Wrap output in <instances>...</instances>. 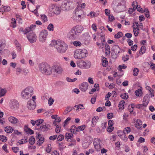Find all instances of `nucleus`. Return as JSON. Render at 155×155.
<instances>
[{"instance_id":"obj_1","label":"nucleus","mask_w":155,"mask_h":155,"mask_svg":"<svg viewBox=\"0 0 155 155\" xmlns=\"http://www.w3.org/2000/svg\"><path fill=\"white\" fill-rule=\"evenodd\" d=\"M57 50L58 52L61 53H64L66 51L68 48V46L64 42L60 41L53 40L50 45H52Z\"/></svg>"},{"instance_id":"obj_2","label":"nucleus","mask_w":155,"mask_h":155,"mask_svg":"<svg viewBox=\"0 0 155 155\" xmlns=\"http://www.w3.org/2000/svg\"><path fill=\"white\" fill-rule=\"evenodd\" d=\"M40 71L43 74L49 75L52 73V68L48 64L42 63L39 65Z\"/></svg>"},{"instance_id":"obj_3","label":"nucleus","mask_w":155,"mask_h":155,"mask_svg":"<svg viewBox=\"0 0 155 155\" xmlns=\"http://www.w3.org/2000/svg\"><path fill=\"white\" fill-rule=\"evenodd\" d=\"M87 54V51L85 49H78L75 51L74 57L76 59H81L86 57Z\"/></svg>"},{"instance_id":"obj_4","label":"nucleus","mask_w":155,"mask_h":155,"mask_svg":"<svg viewBox=\"0 0 155 155\" xmlns=\"http://www.w3.org/2000/svg\"><path fill=\"white\" fill-rule=\"evenodd\" d=\"M73 0L63 2L61 5V8L63 11L68 10L74 8Z\"/></svg>"},{"instance_id":"obj_5","label":"nucleus","mask_w":155,"mask_h":155,"mask_svg":"<svg viewBox=\"0 0 155 155\" xmlns=\"http://www.w3.org/2000/svg\"><path fill=\"white\" fill-rule=\"evenodd\" d=\"M27 37L28 41L31 43L36 41L37 37L32 31H31L28 33Z\"/></svg>"},{"instance_id":"obj_6","label":"nucleus","mask_w":155,"mask_h":155,"mask_svg":"<svg viewBox=\"0 0 155 155\" xmlns=\"http://www.w3.org/2000/svg\"><path fill=\"white\" fill-rule=\"evenodd\" d=\"M78 35L73 27L68 34V37L71 40L75 39L78 38Z\"/></svg>"},{"instance_id":"obj_7","label":"nucleus","mask_w":155,"mask_h":155,"mask_svg":"<svg viewBox=\"0 0 155 155\" xmlns=\"http://www.w3.org/2000/svg\"><path fill=\"white\" fill-rule=\"evenodd\" d=\"M48 35L47 31L45 30L41 31L40 33L39 39V41L42 42L45 41Z\"/></svg>"},{"instance_id":"obj_8","label":"nucleus","mask_w":155,"mask_h":155,"mask_svg":"<svg viewBox=\"0 0 155 155\" xmlns=\"http://www.w3.org/2000/svg\"><path fill=\"white\" fill-rule=\"evenodd\" d=\"M9 106L13 110H17L19 107L18 102L15 100H12L10 101Z\"/></svg>"},{"instance_id":"obj_9","label":"nucleus","mask_w":155,"mask_h":155,"mask_svg":"<svg viewBox=\"0 0 155 155\" xmlns=\"http://www.w3.org/2000/svg\"><path fill=\"white\" fill-rule=\"evenodd\" d=\"M78 66L82 69L89 68L90 66L88 63H87L84 61L81 60L78 61L77 63Z\"/></svg>"},{"instance_id":"obj_10","label":"nucleus","mask_w":155,"mask_h":155,"mask_svg":"<svg viewBox=\"0 0 155 155\" xmlns=\"http://www.w3.org/2000/svg\"><path fill=\"white\" fill-rule=\"evenodd\" d=\"M36 105V103L34 100L31 99L28 102L27 104V107L30 110L35 109Z\"/></svg>"},{"instance_id":"obj_11","label":"nucleus","mask_w":155,"mask_h":155,"mask_svg":"<svg viewBox=\"0 0 155 155\" xmlns=\"http://www.w3.org/2000/svg\"><path fill=\"white\" fill-rule=\"evenodd\" d=\"M101 141L100 139H95L94 142V145L95 148L97 151H99L101 147L100 144Z\"/></svg>"},{"instance_id":"obj_12","label":"nucleus","mask_w":155,"mask_h":155,"mask_svg":"<svg viewBox=\"0 0 155 155\" xmlns=\"http://www.w3.org/2000/svg\"><path fill=\"white\" fill-rule=\"evenodd\" d=\"M52 68L54 71L58 74H61L63 71V69L61 66L58 65L53 66Z\"/></svg>"},{"instance_id":"obj_13","label":"nucleus","mask_w":155,"mask_h":155,"mask_svg":"<svg viewBox=\"0 0 155 155\" xmlns=\"http://www.w3.org/2000/svg\"><path fill=\"white\" fill-rule=\"evenodd\" d=\"M36 139H39L37 141V143L40 146L44 142V138L42 136L41 134H38L37 132L36 133Z\"/></svg>"},{"instance_id":"obj_14","label":"nucleus","mask_w":155,"mask_h":155,"mask_svg":"<svg viewBox=\"0 0 155 155\" xmlns=\"http://www.w3.org/2000/svg\"><path fill=\"white\" fill-rule=\"evenodd\" d=\"M88 86L87 82H84L79 85V88L82 91L85 92L87 89Z\"/></svg>"},{"instance_id":"obj_15","label":"nucleus","mask_w":155,"mask_h":155,"mask_svg":"<svg viewBox=\"0 0 155 155\" xmlns=\"http://www.w3.org/2000/svg\"><path fill=\"white\" fill-rule=\"evenodd\" d=\"M73 28L78 35L83 30V27L80 25H77Z\"/></svg>"},{"instance_id":"obj_16","label":"nucleus","mask_w":155,"mask_h":155,"mask_svg":"<svg viewBox=\"0 0 155 155\" xmlns=\"http://www.w3.org/2000/svg\"><path fill=\"white\" fill-rule=\"evenodd\" d=\"M125 8L126 7L125 5L120 4L117 5L115 8V10L117 12H120L125 10Z\"/></svg>"},{"instance_id":"obj_17","label":"nucleus","mask_w":155,"mask_h":155,"mask_svg":"<svg viewBox=\"0 0 155 155\" xmlns=\"http://www.w3.org/2000/svg\"><path fill=\"white\" fill-rule=\"evenodd\" d=\"M150 97L148 94H146L144 97L143 102L144 103V107H146L149 103L150 101Z\"/></svg>"},{"instance_id":"obj_18","label":"nucleus","mask_w":155,"mask_h":155,"mask_svg":"<svg viewBox=\"0 0 155 155\" xmlns=\"http://www.w3.org/2000/svg\"><path fill=\"white\" fill-rule=\"evenodd\" d=\"M21 95L22 97L25 99H28L31 97L30 96V95L28 94L27 92L25 89L22 91Z\"/></svg>"},{"instance_id":"obj_19","label":"nucleus","mask_w":155,"mask_h":155,"mask_svg":"<svg viewBox=\"0 0 155 155\" xmlns=\"http://www.w3.org/2000/svg\"><path fill=\"white\" fill-rule=\"evenodd\" d=\"M120 50V49L118 45L113 46L111 48V51L116 54H119Z\"/></svg>"},{"instance_id":"obj_20","label":"nucleus","mask_w":155,"mask_h":155,"mask_svg":"<svg viewBox=\"0 0 155 155\" xmlns=\"http://www.w3.org/2000/svg\"><path fill=\"white\" fill-rule=\"evenodd\" d=\"M8 120L12 124H16L19 122V120L16 118L11 116L8 118Z\"/></svg>"},{"instance_id":"obj_21","label":"nucleus","mask_w":155,"mask_h":155,"mask_svg":"<svg viewBox=\"0 0 155 155\" xmlns=\"http://www.w3.org/2000/svg\"><path fill=\"white\" fill-rule=\"evenodd\" d=\"M37 130H40L41 131L45 132L47 131L49 128L46 125L43 124L42 126H41L39 127H38L36 128Z\"/></svg>"},{"instance_id":"obj_22","label":"nucleus","mask_w":155,"mask_h":155,"mask_svg":"<svg viewBox=\"0 0 155 155\" xmlns=\"http://www.w3.org/2000/svg\"><path fill=\"white\" fill-rule=\"evenodd\" d=\"M25 89L28 94L30 95V96L31 97V96L33 94V88L31 87H28L26 88Z\"/></svg>"},{"instance_id":"obj_23","label":"nucleus","mask_w":155,"mask_h":155,"mask_svg":"<svg viewBox=\"0 0 155 155\" xmlns=\"http://www.w3.org/2000/svg\"><path fill=\"white\" fill-rule=\"evenodd\" d=\"M73 134L69 133H66L65 135V138L67 141H70V140L71 138H73Z\"/></svg>"},{"instance_id":"obj_24","label":"nucleus","mask_w":155,"mask_h":155,"mask_svg":"<svg viewBox=\"0 0 155 155\" xmlns=\"http://www.w3.org/2000/svg\"><path fill=\"white\" fill-rule=\"evenodd\" d=\"M83 12L81 10H79L76 12L75 13V15L76 17H78V20L80 21L81 19V15Z\"/></svg>"},{"instance_id":"obj_25","label":"nucleus","mask_w":155,"mask_h":155,"mask_svg":"<svg viewBox=\"0 0 155 155\" xmlns=\"http://www.w3.org/2000/svg\"><path fill=\"white\" fill-rule=\"evenodd\" d=\"M70 130L71 133H73L74 134H76V132L79 131L78 128H77L74 125H73L71 126V128L70 129Z\"/></svg>"},{"instance_id":"obj_26","label":"nucleus","mask_w":155,"mask_h":155,"mask_svg":"<svg viewBox=\"0 0 155 155\" xmlns=\"http://www.w3.org/2000/svg\"><path fill=\"white\" fill-rule=\"evenodd\" d=\"M135 25L134 24L133 25V31L134 32V34L135 36L137 37L138 36V34L139 31V29L137 28H135Z\"/></svg>"},{"instance_id":"obj_27","label":"nucleus","mask_w":155,"mask_h":155,"mask_svg":"<svg viewBox=\"0 0 155 155\" xmlns=\"http://www.w3.org/2000/svg\"><path fill=\"white\" fill-rule=\"evenodd\" d=\"M105 49L106 51V55H108L110 53V49L109 45L108 44H106L105 46Z\"/></svg>"},{"instance_id":"obj_28","label":"nucleus","mask_w":155,"mask_h":155,"mask_svg":"<svg viewBox=\"0 0 155 155\" xmlns=\"http://www.w3.org/2000/svg\"><path fill=\"white\" fill-rule=\"evenodd\" d=\"M24 130L27 134L31 135L34 134V131L29 128L27 127L26 128H24Z\"/></svg>"},{"instance_id":"obj_29","label":"nucleus","mask_w":155,"mask_h":155,"mask_svg":"<svg viewBox=\"0 0 155 155\" xmlns=\"http://www.w3.org/2000/svg\"><path fill=\"white\" fill-rule=\"evenodd\" d=\"M137 121L136 122L137 124H135V127H137L138 129L141 130L142 129L141 125H142V123L141 121L140 120H137Z\"/></svg>"},{"instance_id":"obj_30","label":"nucleus","mask_w":155,"mask_h":155,"mask_svg":"<svg viewBox=\"0 0 155 155\" xmlns=\"http://www.w3.org/2000/svg\"><path fill=\"white\" fill-rule=\"evenodd\" d=\"M61 11L60 8L56 6L55 8L53 10L52 12L57 15H58L60 14Z\"/></svg>"},{"instance_id":"obj_31","label":"nucleus","mask_w":155,"mask_h":155,"mask_svg":"<svg viewBox=\"0 0 155 155\" xmlns=\"http://www.w3.org/2000/svg\"><path fill=\"white\" fill-rule=\"evenodd\" d=\"M13 130V129L11 127H5V131L7 133H11Z\"/></svg>"},{"instance_id":"obj_32","label":"nucleus","mask_w":155,"mask_h":155,"mask_svg":"<svg viewBox=\"0 0 155 155\" xmlns=\"http://www.w3.org/2000/svg\"><path fill=\"white\" fill-rule=\"evenodd\" d=\"M125 103V101L124 100L121 101L118 104V107L120 109L122 110L124 109V104Z\"/></svg>"},{"instance_id":"obj_33","label":"nucleus","mask_w":155,"mask_h":155,"mask_svg":"<svg viewBox=\"0 0 155 155\" xmlns=\"http://www.w3.org/2000/svg\"><path fill=\"white\" fill-rule=\"evenodd\" d=\"M96 119V117H95V116H94V117H93L91 121V125L92 127H94L96 126V123H97Z\"/></svg>"},{"instance_id":"obj_34","label":"nucleus","mask_w":155,"mask_h":155,"mask_svg":"<svg viewBox=\"0 0 155 155\" xmlns=\"http://www.w3.org/2000/svg\"><path fill=\"white\" fill-rule=\"evenodd\" d=\"M102 61L103 62L102 65L104 67H106L108 64V61L107 60L106 58H104L102 59Z\"/></svg>"},{"instance_id":"obj_35","label":"nucleus","mask_w":155,"mask_h":155,"mask_svg":"<svg viewBox=\"0 0 155 155\" xmlns=\"http://www.w3.org/2000/svg\"><path fill=\"white\" fill-rule=\"evenodd\" d=\"M29 142L30 144L31 145L33 144L35 142V139L33 136H31L29 139Z\"/></svg>"},{"instance_id":"obj_36","label":"nucleus","mask_w":155,"mask_h":155,"mask_svg":"<svg viewBox=\"0 0 155 155\" xmlns=\"http://www.w3.org/2000/svg\"><path fill=\"white\" fill-rule=\"evenodd\" d=\"M123 35V33L119 31L114 35V38L117 39L119 38L122 36Z\"/></svg>"},{"instance_id":"obj_37","label":"nucleus","mask_w":155,"mask_h":155,"mask_svg":"<svg viewBox=\"0 0 155 155\" xmlns=\"http://www.w3.org/2000/svg\"><path fill=\"white\" fill-rule=\"evenodd\" d=\"M131 129L129 127H127L125 128L124 130V134H127L130 133V132Z\"/></svg>"},{"instance_id":"obj_38","label":"nucleus","mask_w":155,"mask_h":155,"mask_svg":"<svg viewBox=\"0 0 155 155\" xmlns=\"http://www.w3.org/2000/svg\"><path fill=\"white\" fill-rule=\"evenodd\" d=\"M53 124L54 125L56 126V127L55 129V132L57 133H59L60 130L61 128V127L58 125H56V124H55V123H54Z\"/></svg>"},{"instance_id":"obj_39","label":"nucleus","mask_w":155,"mask_h":155,"mask_svg":"<svg viewBox=\"0 0 155 155\" xmlns=\"http://www.w3.org/2000/svg\"><path fill=\"white\" fill-rule=\"evenodd\" d=\"M145 47L144 46H142L140 48V50L139 52V53L140 54H142L145 52Z\"/></svg>"},{"instance_id":"obj_40","label":"nucleus","mask_w":155,"mask_h":155,"mask_svg":"<svg viewBox=\"0 0 155 155\" xmlns=\"http://www.w3.org/2000/svg\"><path fill=\"white\" fill-rule=\"evenodd\" d=\"M127 68V66L124 64L120 65L118 66V70L120 71H121L122 69H125Z\"/></svg>"},{"instance_id":"obj_41","label":"nucleus","mask_w":155,"mask_h":155,"mask_svg":"<svg viewBox=\"0 0 155 155\" xmlns=\"http://www.w3.org/2000/svg\"><path fill=\"white\" fill-rule=\"evenodd\" d=\"M135 94L138 96H140L142 94V90L140 89L137 90L135 92Z\"/></svg>"},{"instance_id":"obj_42","label":"nucleus","mask_w":155,"mask_h":155,"mask_svg":"<svg viewBox=\"0 0 155 155\" xmlns=\"http://www.w3.org/2000/svg\"><path fill=\"white\" fill-rule=\"evenodd\" d=\"M6 92V91L4 89L0 88V97L3 96Z\"/></svg>"},{"instance_id":"obj_43","label":"nucleus","mask_w":155,"mask_h":155,"mask_svg":"<svg viewBox=\"0 0 155 155\" xmlns=\"http://www.w3.org/2000/svg\"><path fill=\"white\" fill-rule=\"evenodd\" d=\"M139 70L137 68H135L133 71V74L134 76H137L138 74Z\"/></svg>"},{"instance_id":"obj_44","label":"nucleus","mask_w":155,"mask_h":155,"mask_svg":"<svg viewBox=\"0 0 155 155\" xmlns=\"http://www.w3.org/2000/svg\"><path fill=\"white\" fill-rule=\"evenodd\" d=\"M44 121V120L43 119H40L39 120H36V124L37 126L38 127H39V125L42 124L43 122Z\"/></svg>"},{"instance_id":"obj_45","label":"nucleus","mask_w":155,"mask_h":155,"mask_svg":"<svg viewBox=\"0 0 155 155\" xmlns=\"http://www.w3.org/2000/svg\"><path fill=\"white\" fill-rule=\"evenodd\" d=\"M134 108V105L133 104H131L128 107V109L130 110V113H131L133 110V109Z\"/></svg>"},{"instance_id":"obj_46","label":"nucleus","mask_w":155,"mask_h":155,"mask_svg":"<svg viewBox=\"0 0 155 155\" xmlns=\"http://www.w3.org/2000/svg\"><path fill=\"white\" fill-rule=\"evenodd\" d=\"M41 19L44 22H45L47 21V17L45 15H41Z\"/></svg>"},{"instance_id":"obj_47","label":"nucleus","mask_w":155,"mask_h":155,"mask_svg":"<svg viewBox=\"0 0 155 155\" xmlns=\"http://www.w3.org/2000/svg\"><path fill=\"white\" fill-rule=\"evenodd\" d=\"M120 96L122 99H127L128 98V94L126 93L120 95Z\"/></svg>"},{"instance_id":"obj_48","label":"nucleus","mask_w":155,"mask_h":155,"mask_svg":"<svg viewBox=\"0 0 155 155\" xmlns=\"http://www.w3.org/2000/svg\"><path fill=\"white\" fill-rule=\"evenodd\" d=\"M129 55L127 54L123 56L122 57V60L124 62L126 61L129 60Z\"/></svg>"},{"instance_id":"obj_49","label":"nucleus","mask_w":155,"mask_h":155,"mask_svg":"<svg viewBox=\"0 0 155 155\" xmlns=\"http://www.w3.org/2000/svg\"><path fill=\"white\" fill-rule=\"evenodd\" d=\"M56 6L53 4H51L49 6V8L50 11L52 12L53 10L55 8Z\"/></svg>"},{"instance_id":"obj_50","label":"nucleus","mask_w":155,"mask_h":155,"mask_svg":"<svg viewBox=\"0 0 155 155\" xmlns=\"http://www.w3.org/2000/svg\"><path fill=\"white\" fill-rule=\"evenodd\" d=\"M50 31H53L54 30V25L52 24H49L47 28Z\"/></svg>"},{"instance_id":"obj_51","label":"nucleus","mask_w":155,"mask_h":155,"mask_svg":"<svg viewBox=\"0 0 155 155\" xmlns=\"http://www.w3.org/2000/svg\"><path fill=\"white\" fill-rule=\"evenodd\" d=\"M64 138V136L63 135L60 134L57 138V140L58 141H61Z\"/></svg>"},{"instance_id":"obj_52","label":"nucleus","mask_w":155,"mask_h":155,"mask_svg":"<svg viewBox=\"0 0 155 155\" xmlns=\"http://www.w3.org/2000/svg\"><path fill=\"white\" fill-rule=\"evenodd\" d=\"M73 45L75 46H80L81 45V43L79 41H75L73 42Z\"/></svg>"},{"instance_id":"obj_53","label":"nucleus","mask_w":155,"mask_h":155,"mask_svg":"<svg viewBox=\"0 0 155 155\" xmlns=\"http://www.w3.org/2000/svg\"><path fill=\"white\" fill-rule=\"evenodd\" d=\"M28 142L27 139H22L21 140H19L18 141V143L20 144H21L24 143H25Z\"/></svg>"},{"instance_id":"obj_54","label":"nucleus","mask_w":155,"mask_h":155,"mask_svg":"<svg viewBox=\"0 0 155 155\" xmlns=\"http://www.w3.org/2000/svg\"><path fill=\"white\" fill-rule=\"evenodd\" d=\"M6 137L3 135H0V140L3 142H5L7 141Z\"/></svg>"},{"instance_id":"obj_55","label":"nucleus","mask_w":155,"mask_h":155,"mask_svg":"<svg viewBox=\"0 0 155 155\" xmlns=\"http://www.w3.org/2000/svg\"><path fill=\"white\" fill-rule=\"evenodd\" d=\"M75 107H76L77 108V109H84V107H83V104H79V105H76L74 106Z\"/></svg>"},{"instance_id":"obj_56","label":"nucleus","mask_w":155,"mask_h":155,"mask_svg":"<svg viewBox=\"0 0 155 155\" xmlns=\"http://www.w3.org/2000/svg\"><path fill=\"white\" fill-rule=\"evenodd\" d=\"M54 101V99H53L51 97H50L48 100V104L49 105H51L53 104Z\"/></svg>"},{"instance_id":"obj_57","label":"nucleus","mask_w":155,"mask_h":155,"mask_svg":"<svg viewBox=\"0 0 155 155\" xmlns=\"http://www.w3.org/2000/svg\"><path fill=\"white\" fill-rule=\"evenodd\" d=\"M71 118L70 117H68L65 120V121L64 122V127H65L66 125H67L68 124V122L69 121L71 120Z\"/></svg>"},{"instance_id":"obj_58","label":"nucleus","mask_w":155,"mask_h":155,"mask_svg":"<svg viewBox=\"0 0 155 155\" xmlns=\"http://www.w3.org/2000/svg\"><path fill=\"white\" fill-rule=\"evenodd\" d=\"M57 84L59 86H63L65 84L64 82L62 81H58L57 82Z\"/></svg>"},{"instance_id":"obj_59","label":"nucleus","mask_w":155,"mask_h":155,"mask_svg":"<svg viewBox=\"0 0 155 155\" xmlns=\"http://www.w3.org/2000/svg\"><path fill=\"white\" fill-rule=\"evenodd\" d=\"M12 23L13 24V27L15 28L16 26V21L15 18H12L11 19Z\"/></svg>"},{"instance_id":"obj_60","label":"nucleus","mask_w":155,"mask_h":155,"mask_svg":"<svg viewBox=\"0 0 155 155\" xmlns=\"http://www.w3.org/2000/svg\"><path fill=\"white\" fill-rule=\"evenodd\" d=\"M73 109H74V108L71 107L70 106L68 107L66 109V111H67V112H66V113L65 114H68L69 112H70Z\"/></svg>"},{"instance_id":"obj_61","label":"nucleus","mask_w":155,"mask_h":155,"mask_svg":"<svg viewBox=\"0 0 155 155\" xmlns=\"http://www.w3.org/2000/svg\"><path fill=\"white\" fill-rule=\"evenodd\" d=\"M57 135H55L53 136H51L49 137V139L50 140H54L56 139H57Z\"/></svg>"},{"instance_id":"obj_62","label":"nucleus","mask_w":155,"mask_h":155,"mask_svg":"<svg viewBox=\"0 0 155 155\" xmlns=\"http://www.w3.org/2000/svg\"><path fill=\"white\" fill-rule=\"evenodd\" d=\"M85 126H86L85 125H83L81 126H78V128L79 131H82L84 130Z\"/></svg>"},{"instance_id":"obj_63","label":"nucleus","mask_w":155,"mask_h":155,"mask_svg":"<svg viewBox=\"0 0 155 155\" xmlns=\"http://www.w3.org/2000/svg\"><path fill=\"white\" fill-rule=\"evenodd\" d=\"M137 3L136 1L133 2H132V5L134 8V9H136L137 8L136 6H137Z\"/></svg>"},{"instance_id":"obj_64","label":"nucleus","mask_w":155,"mask_h":155,"mask_svg":"<svg viewBox=\"0 0 155 155\" xmlns=\"http://www.w3.org/2000/svg\"><path fill=\"white\" fill-rule=\"evenodd\" d=\"M111 95V94L110 92H108V93L107 94L105 97V100H108L109 97Z\"/></svg>"}]
</instances>
